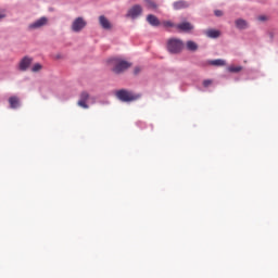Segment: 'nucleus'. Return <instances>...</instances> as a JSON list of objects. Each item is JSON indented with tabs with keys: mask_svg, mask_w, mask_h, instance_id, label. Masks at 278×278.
Wrapping results in <instances>:
<instances>
[{
	"mask_svg": "<svg viewBox=\"0 0 278 278\" xmlns=\"http://www.w3.org/2000/svg\"><path fill=\"white\" fill-rule=\"evenodd\" d=\"M109 64L111 66L112 73L115 75H122L128 68H131V63L121 59V58H113L109 60Z\"/></svg>",
	"mask_w": 278,
	"mask_h": 278,
	"instance_id": "f257e3e1",
	"label": "nucleus"
},
{
	"mask_svg": "<svg viewBox=\"0 0 278 278\" xmlns=\"http://www.w3.org/2000/svg\"><path fill=\"white\" fill-rule=\"evenodd\" d=\"M115 97L124 103H131V101H138V99H140V94L127 91L126 89L117 90Z\"/></svg>",
	"mask_w": 278,
	"mask_h": 278,
	"instance_id": "f03ea898",
	"label": "nucleus"
},
{
	"mask_svg": "<svg viewBox=\"0 0 278 278\" xmlns=\"http://www.w3.org/2000/svg\"><path fill=\"white\" fill-rule=\"evenodd\" d=\"M167 51L169 53H181L184 51V41L177 38H170L167 40Z\"/></svg>",
	"mask_w": 278,
	"mask_h": 278,
	"instance_id": "7ed1b4c3",
	"label": "nucleus"
},
{
	"mask_svg": "<svg viewBox=\"0 0 278 278\" xmlns=\"http://www.w3.org/2000/svg\"><path fill=\"white\" fill-rule=\"evenodd\" d=\"M86 25H87V23L84 20V17H77L72 23V30H74L77 34V33L81 31V29H84V27H86Z\"/></svg>",
	"mask_w": 278,
	"mask_h": 278,
	"instance_id": "20e7f679",
	"label": "nucleus"
},
{
	"mask_svg": "<svg viewBox=\"0 0 278 278\" xmlns=\"http://www.w3.org/2000/svg\"><path fill=\"white\" fill-rule=\"evenodd\" d=\"M49 23V18L46 16L40 17L39 20L35 21L34 23L28 25V29L34 30V29H40L41 27H45Z\"/></svg>",
	"mask_w": 278,
	"mask_h": 278,
	"instance_id": "39448f33",
	"label": "nucleus"
},
{
	"mask_svg": "<svg viewBox=\"0 0 278 278\" xmlns=\"http://www.w3.org/2000/svg\"><path fill=\"white\" fill-rule=\"evenodd\" d=\"M88 101H90V93H88V91H83L80 93V99L78 101L79 108H84V110H88V108H90L88 105Z\"/></svg>",
	"mask_w": 278,
	"mask_h": 278,
	"instance_id": "423d86ee",
	"label": "nucleus"
},
{
	"mask_svg": "<svg viewBox=\"0 0 278 278\" xmlns=\"http://www.w3.org/2000/svg\"><path fill=\"white\" fill-rule=\"evenodd\" d=\"M31 62H34V59L29 56H24L18 63V71L25 73V71H27V68L31 66Z\"/></svg>",
	"mask_w": 278,
	"mask_h": 278,
	"instance_id": "0eeeda50",
	"label": "nucleus"
},
{
	"mask_svg": "<svg viewBox=\"0 0 278 278\" xmlns=\"http://www.w3.org/2000/svg\"><path fill=\"white\" fill-rule=\"evenodd\" d=\"M140 14H142V7H140V4H136L130 10H128L127 16L130 18H138Z\"/></svg>",
	"mask_w": 278,
	"mask_h": 278,
	"instance_id": "6e6552de",
	"label": "nucleus"
},
{
	"mask_svg": "<svg viewBox=\"0 0 278 278\" xmlns=\"http://www.w3.org/2000/svg\"><path fill=\"white\" fill-rule=\"evenodd\" d=\"M9 104L11 110H18V108H21V98H18L17 96L10 97Z\"/></svg>",
	"mask_w": 278,
	"mask_h": 278,
	"instance_id": "1a4fd4ad",
	"label": "nucleus"
},
{
	"mask_svg": "<svg viewBox=\"0 0 278 278\" xmlns=\"http://www.w3.org/2000/svg\"><path fill=\"white\" fill-rule=\"evenodd\" d=\"M176 29H179V31H192V29H194V26H192L190 22H182L176 25Z\"/></svg>",
	"mask_w": 278,
	"mask_h": 278,
	"instance_id": "9d476101",
	"label": "nucleus"
},
{
	"mask_svg": "<svg viewBox=\"0 0 278 278\" xmlns=\"http://www.w3.org/2000/svg\"><path fill=\"white\" fill-rule=\"evenodd\" d=\"M99 23L102 29H112V23H110V20H108L105 15H101L99 17Z\"/></svg>",
	"mask_w": 278,
	"mask_h": 278,
	"instance_id": "9b49d317",
	"label": "nucleus"
},
{
	"mask_svg": "<svg viewBox=\"0 0 278 278\" xmlns=\"http://www.w3.org/2000/svg\"><path fill=\"white\" fill-rule=\"evenodd\" d=\"M173 8L174 10H186V8H190V3L186 0H179L174 2Z\"/></svg>",
	"mask_w": 278,
	"mask_h": 278,
	"instance_id": "f8f14e48",
	"label": "nucleus"
},
{
	"mask_svg": "<svg viewBox=\"0 0 278 278\" xmlns=\"http://www.w3.org/2000/svg\"><path fill=\"white\" fill-rule=\"evenodd\" d=\"M147 21L150 25H152V27H157L160 26V20L157 18V16L153 15V14H149L147 16Z\"/></svg>",
	"mask_w": 278,
	"mask_h": 278,
	"instance_id": "ddd939ff",
	"label": "nucleus"
},
{
	"mask_svg": "<svg viewBox=\"0 0 278 278\" xmlns=\"http://www.w3.org/2000/svg\"><path fill=\"white\" fill-rule=\"evenodd\" d=\"M235 25L237 29H247V21L242 18L236 20Z\"/></svg>",
	"mask_w": 278,
	"mask_h": 278,
	"instance_id": "4468645a",
	"label": "nucleus"
},
{
	"mask_svg": "<svg viewBox=\"0 0 278 278\" xmlns=\"http://www.w3.org/2000/svg\"><path fill=\"white\" fill-rule=\"evenodd\" d=\"M207 38H218L220 36V30L208 29L206 30Z\"/></svg>",
	"mask_w": 278,
	"mask_h": 278,
	"instance_id": "2eb2a0df",
	"label": "nucleus"
},
{
	"mask_svg": "<svg viewBox=\"0 0 278 278\" xmlns=\"http://www.w3.org/2000/svg\"><path fill=\"white\" fill-rule=\"evenodd\" d=\"M210 64L212 66H225V64L227 63L225 62V60L216 59V60L210 61Z\"/></svg>",
	"mask_w": 278,
	"mask_h": 278,
	"instance_id": "dca6fc26",
	"label": "nucleus"
},
{
	"mask_svg": "<svg viewBox=\"0 0 278 278\" xmlns=\"http://www.w3.org/2000/svg\"><path fill=\"white\" fill-rule=\"evenodd\" d=\"M187 49L189 51H197V49H199V46L194 41H187Z\"/></svg>",
	"mask_w": 278,
	"mask_h": 278,
	"instance_id": "f3484780",
	"label": "nucleus"
},
{
	"mask_svg": "<svg viewBox=\"0 0 278 278\" xmlns=\"http://www.w3.org/2000/svg\"><path fill=\"white\" fill-rule=\"evenodd\" d=\"M146 7L149 10H155L157 8V4H155V2L151 1V0H146Z\"/></svg>",
	"mask_w": 278,
	"mask_h": 278,
	"instance_id": "a211bd4d",
	"label": "nucleus"
},
{
	"mask_svg": "<svg viewBox=\"0 0 278 278\" xmlns=\"http://www.w3.org/2000/svg\"><path fill=\"white\" fill-rule=\"evenodd\" d=\"M229 73H240L242 71V66H229L228 67Z\"/></svg>",
	"mask_w": 278,
	"mask_h": 278,
	"instance_id": "6ab92c4d",
	"label": "nucleus"
},
{
	"mask_svg": "<svg viewBox=\"0 0 278 278\" xmlns=\"http://www.w3.org/2000/svg\"><path fill=\"white\" fill-rule=\"evenodd\" d=\"M42 71V65L40 63H36L33 67H31V72L33 73H38Z\"/></svg>",
	"mask_w": 278,
	"mask_h": 278,
	"instance_id": "aec40b11",
	"label": "nucleus"
},
{
	"mask_svg": "<svg viewBox=\"0 0 278 278\" xmlns=\"http://www.w3.org/2000/svg\"><path fill=\"white\" fill-rule=\"evenodd\" d=\"M212 84H214V81L212 79H205L202 83L204 88H210V86H212Z\"/></svg>",
	"mask_w": 278,
	"mask_h": 278,
	"instance_id": "412c9836",
	"label": "nucleus"
},
{
	"mask_svg": "<svg viewBox=\"0 0 278 278\" xmlns=\"http://www.w3.org/2000/svg\"><path fill=\"white\" fill-rule=\"evenodd\" d=\"M163 25L165 27H177V25H175L173 22L170 21H166V22H163Z\"/></svg>",
	"mask_w": 278,
	"mask_h": 278,
	"instance_id": "4be33fe9",
	"label": "nucleus"
},
{
	"mask_svg": "<svg viewBox=\"0 0 278 278\" xmlns=\"http://www.w3.org/2000/svg\"><path fill=\"white\" fill-rule=\"evenodd\" d=\"M214 14H215V16H218V17H220V16H223V11L222 10H215L214 11Z\"/></svg>",
	"mask_w": 278,
	"mask_h": 278,
	"instance_id": "5701e85b",
	"label": "nucleus"
},
{
	"mask_svg": "<svg viewBox=\"0 0 278 278\" xmlns=\"http://www.w3.org/2000/svg\"><path fill=\"white\" fill-rule=\"evenodd\" d=\"M5 10H0V21L2 20V18H5Z\"/></svg>",
	"mask_w": 278,
	"mask_h": 278,
	"instance_id": "b1692460",
	"label": "nucleus"
},
{
	"mask_svg": "<svg viewBox=\"0 0 278 278\" xmlns=\"http://www.w3.org/2000/svg\"><path fill=\"white\" fill-rule=\"evenodd\" d=\"M257 20L264 22V21H267L268 17H266V15H261L257 17Z\"/></svg>",
	"mask_w": 278,
	"mask_h": 278,
	"instance_id": "393cba45",
	"label": "nucleus"
},
{
	"mask_svg": "<svg viewBox=\"0 0 278 278\" xmlns=\"http://www.w3.org/2000/svg\"><path fill=\"white\" fill-rule=\"evenodd\" d=\"M141 71H142V68H140V67H135L134 74H135V75H138V73H140Z\"/></svg>",
	"mask_w": 278,
	"mask_h": 278,
	"instance_id": "a878e982",
	"label": "nucleus"
}]
</instances>
